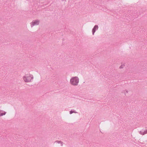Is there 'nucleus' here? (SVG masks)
I'll list each match as a JSON object with an SVG mask.
<instances>
[{
	"label": "nucleus",
	"instance_id": "0eeeda50",
	"mask_svg": "<svg viewBox=\"0 0 147 147\" xmlns=\"http://www.w3.org/2000/svg\"><path fill=\"white\" fill-rule=\"evenodd\" d=\"M72 112L71 111L70 112V114L72 113Z\"/></svg>",
	"mask_w": 147,
	"mask_h": 147
},
{
	"label": "nucleus",
	"instance_id": "f257e3e1",
	"mask_svg": "<svg viewBox=\"0 0 147 147\" xmlns=\"http://www.w3.org/2000/svg\"><path fill=\"white\" fill-rule=\"evenodd\" d=\"M33 78V76L29 73L25 74V75L23 77L24 81L26 82H30Z\"/></svg>",
	"mask_w": 147,
	"mask_h": 147
},
{
	"label": "nucleus",
	"instance_id": "f03ea898",
	"mask_svg": "<svg viewBox=\"0 0 147 147\" xmlns=\"http://www.w3.org/2000/svg\"><path fill=\"white\" fill-rule=\"evenodd\" d=\"M70 82L73 85H77L79 82V78L77 77H73L71 79Z\"/></svg>",
	"mask_w": 147,
	"mask_h": 147
},
{
	"label": "nucleus",
	"instance_id": "6e6552de",
	"mask_svg": "<svg viewBox=\"0 0 147 147\" xmlns=\"http://www.w3.org/2000/svg\"><path fill=\"white\" fill-rule=\"evenodd\" d=\"M147 133V131H146V132L145 133V134H146Z\"/></svg>",
	"mask_w": 147,
	"mask_h": 147
},
{
	"label": "nucleus",
	"instance_id": "423d86ee",
	"mask_svg": "<svg viewBox=\"0 0 147 147\" xmlns=\"http://www.w3.org/2000/svg\"><path fill=\"white\" fill-rule=\"evenodd\" d=\"M125 66V65L124 64H121L119 67V68L120 69L123 68Z\"/></svg>",
	"mask_w": 147,
	"mask_h": 147
},
{
	"label": "nucleus",
	"instance_id": "20e7f679",
	"mask_svg": "<svg viewBox=\"0 0 147 147\" xmlns=\"http://www.w3.org/2000/svg\"><path fill=\"white\" fill-rule=\"evenodd\" d=\"M98 27L96 25L94 26L92 30V34H94V33L95 32L96 30V29H98Z\"/></svg>",
	"mask_w": 147,
	"mask_h": 147
},
{
	"label": "nucleus",
	"instance_id": "39448f33",
	"mask_svg": "<svg viewBox=\"0 0 147 147\" xmlns=\"http://www.w3.org/2000/svg\"><path fill=\"white\" fill-rule=\"evenodd\" d=\"M6 113L5 111H0V116H3Z\"/></svg>",
	"mask_w": 147,
	"mask_h": 147
},
{
	"label": "nucleus",
	"instance_id": "7ed1b4c3",
	"mask_svg": "<svg viewBox=\"0 0 147 147\" xmlns=\"http://www.w3.org/2000/svg\"><path fill=\"white\" fill-rule=\"evenodd\" d=\"M39 21L38 20H36L33 21L31 23V26H32V27L34 26L39 24Z\"/></svg>",
	"mask_w": 147,
	"mask_h": 147
}]
</instances>
